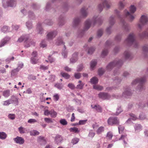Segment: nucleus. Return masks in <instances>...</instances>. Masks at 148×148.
<instances>
[{
    "mask_svg": "<svg viewBox=\"0 0 148 148\" xmlns=\"http://www.w3.org/2000/svg\"><path fill=\"white\" fill-rule=\"evenodd\" d=\"M99 97L103 100H108L111 98V96L108 93L104 92H100L98 95Z\"/></svg>",
    "mask_w": 148,
    "mask_h": 148,
    "instance_id": "nucleus-15",
    "label": "nucleus"
},
{
    "mask_svg": "<svg viewBox=\"0 0 148 148\" xmlns=\"http://www.w3.org/2000/svg\"><path fill=\"white\" fill-rule=\"evenodd\" d=\"M3 6L4 8L7 7H15L16 4V0H8L6 2V4H5V1L3 0L2 1Z\"/></svg>",
    "mask_w": 148,
    "mask_h": 148,
    "instance_id": "nucleus-9",
    "label": "nucleus"
},
{
    "mask_svg": "<svg viewBox=\"0 0 148 148\" xmlns=\"http://www.w3.org/2000/svg\"><path fill=\"white\" fill-rule=\"evenodd\" d=\"M108 123L110 125H119V120L117 117H110L108 120Z\"/></svg>",
    "mask_w": 148,
    "mask_h": 148,
    "instance_id": "nucleus-13",
    "label": "nucleus"
},
{
    "mask_svg": "<svg viewBox=\"0 0 148 148\" xmlns=\"http://www.w3.org/2000/svg\"><path fill=\"white\" fill-rule=\"evenodd\" d=\"M7 137V135L4 132H0V139L4 140Z\"/></svg>",
    "mask_w": 148,
    "mask_h": 148,
    "instance_id": "nucleus-37",
    "label": "nucleus"
},
{
    "mask_svg": "<svg viewBox=\"0 0 148 148\" xmlns=\"http://www.w3.org/2000/svg\"><path fill=\"white\" fill-rule=\"evenodd\" d=\"M88 13L87 8L85 7L82 8L80 10L81 18H85L87 16Z\"/></svg>",
    "mask_w": 148,
    "mask_h": 148,
    "instance_id": "nucleus-17",
    "label": "nucleus"
},
{
    "mask_svg": "<svg viewBox=\"0 0 148 148\" xmlns=\"http://www.w3.org/2000/svg\"><path fill=\"white\" fill-rule=\"evenodd\" d=\"M10 38L8 36L6 37L3 39L1 40L0 43V47H1L4 46L10 40Z\"/></svg>",
    "mask_w": 148,
    "mask_h": 148,
    "instance_id": "nucleus-24",
    "label": "nucleus"
},
{
    "mask_svg": "<svg viewBox=\"0 0 148 148\" xmlns=\"http://www.w3.org/2000/svg\"><path fill=\"white\" fill-rule=\"evenodd\" d=\"M26 25L29 29H30L32 27V25L31 22L27 21L26 22Z\"/></svg>",
    "mask_w": 148,
    "mask_h": 148,
    "instance_id": "nucleus-54",
    "label": "nucleus"
},
{
    "mask_svg": "<svg viewBox=\"0 0 148 148\" xmlns=\"http://www.w3.org/2000/svg\"><path fill=\"white\" fill-rule=\"evenodd\" d=\"M127 135H122L121 137L119 139V140H121V139H123V142L124 143V144L125 145H126L127 144V143L125 141V138H127Z\"/></svg>",
    "mask_w": 148,
    "mask_h": 148,
    "instance_id": "nucleus-53",
    "label": "nucleus"
},
{
    "mask_svg": "<svg viewBox=\"0 0 148 148\" xmlns=\"http://www.w3.org/2000/svg\"><path fill=\"white\" fill-rule=\"evenodd\" d=\"M97 64V61L96 60H92L91 61L90 63V66L92 70L93 69V68Z\"/></svg>",
    "mask_w": 148,
    "mask_h": 148,
    "instance_id": "nucleus-30",
    "label": "nucleus"
},
{
    "mask_svg": "<svg viewBox=\"0 0 148 148\" xmlns=\"http://www.w3.org/2000/svg\"><path fill=\"white\" fill-rule=\"evenodd\" d=\"M10 91L9 90H4L3 92V95L5 97H8L10 96Z\"/></svg>",
    "mask_w": 148,
    "mask_h": 148,
    "instance_id": "nucleus-31",
    "label": "nucleus"
},
{
    "mask_svg": "<svg viewBox=\"0 0 148 148\" xmlns=\"http://www.w3.org/2000/svg\"><path fill=\"white\" fill-rule=\"evenodd\" d=\"M13 140L16 143L20 145H22L24 143V138L18 136L14 138Z\"/></svg>",
    "mask_w": 148,
    "mask_h": 148,
    "instance_id": "nucleus-18",
    "label": "nucleus"
},
{
    "mask_svg": "<svg viewBox=\"0 0 148 148\" xmlns=\"http://www.w3.org/2000/svg\"><path fill=\"white\" fill-rule=\"evenodd\" d=\"M38 59L36 57H32L31 58V62L33 64H35L38 63Z\"/></svg>",
    "mask_w": 148,
    "mask_h": 148,
    "instance_id": "nucleus-44",
    "label": "nucleus"
},
{
    "mask_svg": "<svg viewBox=\"0 0 148 148\" xmlns=\"http://www.w3.org/2000/svg\"><path fill=\"white\" fill-rule=\"evenodd\" d=\"M122 112H123V110L122 109L121 106H118L116 108V112L114 114L115 115L117 116Z\"/></svg>",
    "mask_w": 148,
    "mask_h": 148,
    "instance_id": "nucleus-33",
    "label": "nucleus"
},
{
    "mask_svg": "<svg viewBox=\"0 0 148 148\" xmlns=\"http://www.w3.org/2000/svg\"><path fill=\"white\" fill-rule=\"evenodd\" d=\"M60 123L63 125H65L67 124V122L65 119H62L60 120Z\"/></svg>",
    "mask_w": 148,
    "mask_h": 148,
    "instance_id": "nucleus-55",
    "label": "nucleus"
},
{
    "mask_svg": "<svg viewBox=\"0 0 148 148\" xmlns=\"http://www.w3.org/2000/svg\"><path fill=\"white\" fill-rule=\"evenodd\" d=\"M11 103H14L17 104L18 103V99L17 97L14 95L11 96L10 99H9Z\"/></svg>",
    "mask_w": 148,
    "mask_h": 148,
    "instance_id": "nucleus-26",
    "label": "nucleus"
},
{
    "mask_svg": "<svg viewBox=\"0 0 148 148\" xmlns=\"http://www.w3.org/2000/svg\"><path fill=\"white\" fill-rule=\"evenodd\" d=\"M138 36L141 39L148 38V27L143 32H139Z\"/></svg>",
    "mask_w": 148,
    "mask_h": 148,
    "instance_id": "nucleus-16",
    "label": "nucleus"
},
{
    "mask_svg": "<svg viewBox=\"0 0 148 148\" xmlns=\"http://www.w3.org/2000/svg\"><path fill=\"white\" fill-rule=\"evenodd\" d=\"M57 113L53 109L51 110L50 111V115L52 117L55 118L56 117Z\"/></svg>",
    "mask_w": 148,
    "mask_h": 148,
    "instance_id": "nucleus-40",
    "label": "nucleus"
},
{
    "mask_svg": "<svg viewBox=\"0 0 148 148\" xmlns=\"http://www.w3.org/2000/svg\"><path fill=\"white\" fill-rule=\"evenodd\" d=\"M58 25L59 26H62L64 25L65 23L64 17L63 15H60L58 19Z\"/></svg>",
    "mask_w": 148,
    "mask_h": 148,
    "instance_id": "nucleus-20",
    "label": "nucleus"
},
{
    "mask_svg": "<svg viewBox=\"0 0 148 148\" xmlns=\"http://www.w3.org/2000/svg\"><path fill=\"white\" fill-rule=\"evenodd\" d=\"M18 68H16L14 70H12L11 72V75L12 76H14L17 75L18 72L19 71Z\"/></svg>",
    "mask_w": 148,
    "mask_h": 148,
    "instance_id": "nucleus-42",
    "label": "nucleus"
},
{
    "mask_svg": "<svg viewBox=\"0 0 148 148\" xmlns=\"http://www.w3.org/2000/svg\"><path fill=\"white\" fill-rule=\"evenodd\" d=\"M121 38V34H118L115 37V40L117 42L120 41Z\"/></svg>",
    "mask_w": 148,
    "mask_h": 148,
    "instance_id": "nucleus-62",
    "label": "nucleus"
},
{
    "mask_svg": "<svg viewBox=\"0 0 148 148\" xmlns=\"http://www.w3.org/2000/svg\"><path fill=\"white\" fill-rule=\"evenodd\" d=\"M124 55L126 59L131 60L133 58V56L132 54L128 50H126L125 51L124 53Z\"/></svg>",
    "mask_w": 148,
    "mask_h": 148,
    "instance_id": "nucleus-23",
    "label": "nucleus"
},
{
    "mask_svg": "<svg viewBox=\"0 0 148 148\" xmlns=\"http://www.w3.org/2000/svg\"><path fill=\"white\" fill-rule=\"evenodd\" d=\"M36 29L38 33L42 34L43 33V29L41 27L40 23H39L38 24Z\"/></svg>",
    "mask_w": 148,
    "mask_h": 148,
    "instance_id": "nucleus-28",
    "label": "nucleus"
},
{
    "mask_svg": "<svg viewBox=\"0 0 148 148\" xmlns=\"http://www.w3.org/2000/svg\"><path fill=\"white\" fill-rule=\"evenodd\" d=\"M124 91L122 95H119L118 94H114L112 95V97L114 98L119 99L122 97L127 98L132 96V93L130 87L126 86L124 88Z\"/></svg>",
    "mask_w": 148,
    "mask_h": 148,
    "instance_id": "nucleus-4",
    "label": "nucleus"
},
{
    "mask_svg": "<svg viewBox=\"0 0 148 148\" xmlns=\"http://www.w3.org/2000/svg\"><path fill=\"white\" fill-rule=\"evenodd\" d=\"M146 76L145 75L142 77L136 79L132 82V85H134L138 83H139V85L137 87V90H138L139 91H142L144 89V87L143 84L146 81Z\"/></svg>",
    "mask_w": 148,
    "mask_h": 148,
    "instance_id": "nucleus-5",
    "label": "nucleus"
},
{
    "mask_svg": "<svg viewBox=\"0 0 148 148\" xmlns=\"http://www.w3.org/2000/svg\"><path fill=\"white\" fill-rule=\"evenodd\" d=\"M103 21L101 16L98 17L97 16H93L91 20L87 19L85 22L84 27L83 29L78 32V36L79 37H82L84 35V32L88 29L91 25L93 27L97 23L99 25H101Z\"/></svg>",
    "mask_w": 148,
    "mask_h": 148,
    "instance_id": "nucleus-2",
    "label": "nucleus"
},
{
    "mask_svg": "<svg viewBox=\"0 0 148 148\" xmlns=\"http://www.w3.org/2000/svg\"><path fill=\"white\" fill-rule=\"evenodd\" d=\"M95 49V47L92 46L88 48V53L89 54H92L93 53Z\"/></svg>",
    "mask_w": 148,
    "mask_h": 148,
    "instance_id": "nucleus-34",
    "label": "nucleus"
},
{
    "mask_svg": "<svg viewBox=\"0 0 148 148\" xmlns=\"http://www.w3.org/2000/svg\"><path fill=\"white\" fill-rule=\"evenodd\" d=\"M61 75L62 77L66 79H69L70 77V75L66 73L62 72L61 73Z\"/></svg>",
    "mask_w": 148,
    "mask_h": 148,
    "instance_id": "nucleus-41",
    "label": "nucleus"
},
{
    "mask_svg": "<svg viewBox=\"0 0 148 148\" xmlns=\"http://www.w3.org/2000/svg\"><path fill=\"white\" fill-rule=\"evenodd\" d=\"M10 28L8 26H4L1 29V31L4 33H6L9 32Z\"/></svg>",
    "mask_w": 148,
    "mask_h": 148,
    "instance_id": "nucleus-36",
    "label": "nucleus"
},
{
    "mask_svg": "<svg viewBox=\"0 0 148 148\" xmlns=\"http://www.w3.org/2000/svg\"><path fill=\"white\" fill-rule=\"evenodd\" d=\"M18 130L19 133L21 134H24L26 130L25 128L22 127H20L18 128Z\"/></svg>",
    "mask_w": 148,
    "mask_h": 148,
    "instance_id": "nucleus-49",
    "label": "nucleus"
},
{
    "mask_svg": "<svg viewBox=\"0 0 148 148\" xmlns=\"http://www.w3.org/2000/svg\"><path fill=\"white\" fill-rule=\"evenodd\" d=\"M53 99L55 101H57L59 99V95L58 94H55L53 97Z\"/></svg>",
    "mask_w": 148,
    "mask_h": 148,
    "instance_id": "nucleus-56",
    "label": "nucleus"
},
{
    "mask_svg": "<svg viewBox=\"0 0 148 148\" xmlns=\"http://www.w3.org/2000/svg\"><path fill=\"white\" fill-rule=\"evenodd\" d=\"M63 140V139L62 136L59 134L56 135L54 138V142L57 144L62 143Z\"/></svg>",
    "mask_w": 148,
    "mask_h": 148,
    "instance_id": "nucleus-19",
    "label": "nucleus"
},
{
    "mask_svg": "<svg viewBox=\"0 0 148 148\" xmlns=\"http://www.w3.org/2000/svg\"><path fill=\"white\" fill-rule=\"evenodd\" d=\"M78 52H75L72 55V56L70 59V63H73L75 62L78 60Z\"/></svg>",
    "mask_w": 148,
    "mask_h": 148,
    "instance_id": "nucleus-21",
    "label": "nucleus"
},
{
    "mask_svg": "<svg viewBox=\"0 0 148 148\" xmlns=\"http://www.w3.org/2000/svg\"><path fill=\"white\" fill-rule=\"evenodd\" d=\"M105 72L104 69L102 68H99L98 70V74L99 76L102 75Z\"/></svg>",
    "mask_w": 148,
    "mask_h": 148,
    "instance_id": "nucleus-51",
    "label": "nucleus"
},
{
    "mask_svg": "<svg viewBox=\"0 0 148 148\" xmlns=\"http://www.w3.org/2000/svg\"><path fill=\"white\" fill-rule=\"evenodd\" d=\"M134 126L136 132H140L142 130V127L140 124H135Z\"/></svg>",
    "mask_w": 148,
    "mask_h": 148,
    "instance_id": "nucleus-27",
    "label": "nucleus"
},
{
    "mask_svg": "<svg viewBox=\"0 0 148 148\" xmlns=\"http://www.w3.org/2000/svg\"><path fill=\"white\" fill-rule=\"evenodd\" d=\"M68 87L72 90H73L75 88V85L72 83H69L68 85Z\"/></svg>",
    "mask_w": 148,
    "mask_h": 148,
    "instance_id": "nucleus-64",
    "label": "nucleus"
},
{
    "mask_svg": "<svg viewBox=\"0 0 148 148\" xmlns=\"http://www.w3.org/2000/svg\"><path fill=\"white\" fill-rule=\"evenodd\" d=\"M119 8L120 10L123 9L125 6V2L124 0L119 1Z\"/></svg>",
    "mask_w": 148,
    "mask_h": 148,
    "instance_id": "nucleus-35",
    "label": "nucleus"
},
{
    "mask_svg": "<svg viewBox=\"0 0 148 148\" xmlns=\"http://www.w3.org/2000/svg\"><path fill=\"white\" fill-rule=\"evenodd\" d=\"M57 34V32L56 31L49 32L46 36L47 38L49 40H52L55 37Z\"/></svg>",
    "mask_w": 148,
    "mask_h": 148,
    "instance_id": "nucleus-14",
    "label": "nucleus"
},
{
    "mask_svg": "<svg viewBox=\"0 0 148 148\" xmlns=\"http://www.w3.org/2000/svg\"><path fill=\"white\" fill-rule=\"evenodd\" d=\"M91 107L92 108L95 109L98 112L101 113L102 112V108L99 105H95L94 106L91 105Z\"/></svg>",
    "mask_w": 148,
    "mask_h": 148,
    "instance_id": "nucleus-25",
    "label": "nucleus"
},
{
    "mask_svg": "<svg viewBox=\"0 0 148 148\" xmlns=\"http://www.w3.org/2000/svg\"><path fill=\"white\" fill-rule=\"evenodd\" d=\"M55 86L58 89L60 90L63 87V85L62 84L57 83L55 85Z\"/></svg>",
    "mask_w": 148,
    "mask_h": 148,
    "instance_id": "nucleus-58",
    "label": "nucleus"
},
{
    "mask_svg": "<svg viewBox=\"0 0 148 148\" xmlns=\"http://www.w3.org/2000/svg\"><path fill=\"white\" fill-rule=\"evenodd\" d=\"M93 87L94 89L98 90H102L103 88L102 86L99 85H94Z\"/></svg>",
    "mask_w": 148,
    "mask_h": 148,
    "instance_id": "nucleus-39",
    "label": "nucleus"
},
{
    "mask_svg": "<svg viewBox=\"0 0 148 148\" xmlns=\"http://www.w3.org/2000/svg\"><path fill=\"white\" fill-rule=\"evenodd\" d=\"M139 22L137 26L139 29L141 30L144 25L148 24V15L146 14L142 15L139 19Z\"/></svg>",
    "mask_w": 148,
    "mask_h": 148,
    "instance_id": "nucleus-7",
    "label": "nucleus"
},
{
    "mask_svg": "<svg viewBox=\"0 0 148 148\" xmlns=\"http://www.w3.org/2000/svg\"><path fill=\"white\" fill-rule=\"evenodd\" d=\"M69 130L71 132L74 131L75 133H78L79 132L78 129L75 127L71 128H70Z\"/></svg>",
    "mask_w": 148,
    "mask_h": 148,
    "instance_id": "nucleus-57",
    "label": "nucleus"
},
{
    "mask_svg": "<svg viewBox=\"0 0 148 148\" xmlns=\"http://www.w3.org/2000/svg\"><path fill=\"white\" fill-rule=\"evenodd\" d=\"M115 16L112 15L110 18L109 19V25L106 29V32L108 34L111 33V29L112 26L114 24L115 22Z\"/></svg>",
    "mask_w": 148,
    "mask_h": 148,
    "instance_id": "nucleus-10",
    "label": "nucleus"
},
{
    "mask_svg": "<svg viewBox=\"0 0 148 148\" xmlns=\"http://www.w3.org/2000/svg\"><path fill=\"white\" fill-rule=\"evenodd\" d=\"M123 63V62L122 60L116 59L108 64L106 66V69L108 71H111L116 66H121Z\"/></svg>",
    "mask_w": 148,
    "mask_h": 148,
    "instance_id": "nucleus-6",
    "label": "nucleus"
},
{
    "mask_svg": "<svg viewBox=\"0 0 148 148\" xmlns=\"http://www.w3.org/2000/svg\"><path fill=\"white\" fill-rule=\"evenodd\" d=\"M103 33V30L102 29H99L97 32V36L98 38L100 37L102 35Z\"/></svg>",
    "mask_w": 148,
    "mask_h": 148,
    "instance_id": "nucleus-48",
    "label": "nucleus"
},
{
    "mask_svg": "<svg viewBox=\"0 0 148 148\" xmlns=\"http://www.w3.org/2000/svg\"><path fill=\"white\" fill-rule=\"evenodd\" d=\"M104 130V127H103L101 126L99 127L97 131V134H99L103 132Z\"/></svg>",
    "mask_w": 148,
    "mask_h": 148,
    "instance_id": "nucleus-45",
    "label": "nucleus"
},
{
    "mask_svg": "<svg viewBox=\"0 0 148 148\" xmlns=\"http://www.w3.org/2000/svg\"><path fill=\"white\" fill-rule=\"evenodd\" d=\"M84 84L83 83H80L77 86L76 88L77 89H82Z\"/></svg>",
    "mask_w": 148,
    "mask_h": 148,
    "instance_id": "nucleus-59",
    "label": "nucleus"
},
{
    "mask_svg": "<svg viewBox=\"0 0 148 148\" xmlns=\"http://www.w3.org/2000/svg\"><path fill=\"white\" fill-rule=\"evenodd\" d=\"M74 77L76 79H79L80 78L81 75L79 73H75L74 74Z\"/></svg>",
    "mask_w": 148,
    "mask_h": 148,
    "instance_id": "nucleus-63",
    "label": "nucleus"
},
{
    "mask_svg": "<svg viewBox=\"0 0 148 148\" xmlns=\"http://www.w3.org/2000/svg\"><path fill=\"white\" fill-rule=\"evenodd\" d=\"M143 50L144 52H148V45H145L143 47Z\"/></svg>",
    "mask_w": 148,
    "mask_h": 148,
    "instance_id": "nucleus-60",
    "label": "nucleus"
},
{
    "mask_svg": "<svg viewBox=\"0 0 148 148\" xmlns=\"http://www.w3.org/2000/svg\"><path fill=\"white\" fill-rule=\"evenodd\" d=\"M79 139L77 138H73L71 140V143L73 145L77 144L79 141Z\"/></svg>",
    "mask_w": 148,
    "mask_h": 148,
    "instance_id": "nucleus-47",
    "label": "nucleus"
},
{
    "mask_svg": "<svg viewBox=\"0 0 148 148\" xmlns=\"http://www.w3.org/2000/svg\"><path fill=\"white\" fill-rule=\"evenodd\" d=\"M90 82L92 84H96L98 83V79L96 77H94L90 79Z\"/></svg>",
    "mask_w": 148,
    "mask_h": 148,
    "instance_id": "nucleus-29",
    "label": "nucleus"
},
{
    "mask_svg": "<svg viewBox=\"0 0 148 148\" xmlns=\"http://www.w3.org/2000/svg\"><path fill=\"white\" fill-rule=\"evenodd\" d=\"M40 5L37 4L36 3H33L31 5V7L33 9L37 10L40 7Z\"/></svg>",
    "mask_w": 148,
    "mask_h": 148,
    "instance_id": "nucleus-38",
    "label": "nucleus"
},
{
    "mask_svg": "<svg viewBox=\"0 0 148 148\" xmlns=\"http://www.w3.org/2000/svg\"><path fill=\"white\" fill-rule=\"evenodd\" d=\"M11 104L9 99L3 101V105L4 106H8Z\"/></svg>",
    "mask_w": 148,
    "mask_h": 148,
    "instance_id": "nucleus-61",
    "label": "nucleus"
},
{
    "mask_svg": "<svg viewBox=\"0 0 148 148\" xmlns=\"http://www.w3.org/2000/svg\"><path fill=\"white\" fill-rule=\"evenodd\" d=\"M62 8L65 12H67L69 8V6L68 3L66 2L64 3Z\"/></svg>",
    "mask_w": 148,
    "mask_h": 148,
    "instance_id": "nucleus-43",
    "label": "nucleus"
},
{
    "mask_svg": "<svg viewBox=\"0 0 148 148\" xmlns=\"http://www.w3.org/2000/svg\"><path fill=\"white\" fill-rule=\"evenodd\" d=\"M30 134L32 136H36L39 134V132L36 130H33L30 132Z\"/></svg>",
    "mask_w": 148,
    "mask_h": 148,
    "instance_id": "nucleus-46",
    "label": "nucleus"
},
{
    "mask_svg": "<svg viewBox=\"0 0 148 148\" xmlns=\"http://www.w3.org/2000/svg\"><path fill=\"white\" fill-rule=\"evenodd\" d=\"M29 18L31 19H34L35 18V16L32 12L29 11L28 12Z\"/></svg>",
    "mask_w": 148,
    "mask_h": 148,
    "instance_id": "nucleus-32",
    "label": "nucleus"
},
{
    "mask_svg": "<svg viewBox=\"0 0 148 148\" xmlns=\"http://www.w3.org/2000/svg\"><path fill=\"white\" fill-rule=\"evenodd\" d=\"M55 44L57 46H60L62 44H64L62 37V36H59L55 40Z\"/></svg>",
    "mask_w": 148,
    "mask_h": 148,
    "instance_id": "nucleus-22",
    "label": "nucleus"
},
{
    "mask_svg": "<svg viewBox=\"0 0 148 148\" xmlns=\"http://www.w3.org/2000/svg\"><path fill=\"white\" fill-rule=\"evenodd\" d=\"M44 23H45L49 25H52L53 23V21L49 19L45 20V21Z\"/></svg>",
    "mask_w": 148,
    "mask_h": 148,
    "instance_id": "nucleus-50",
    "label": "nucleus"
},
{
    "mask_svg": "<svg viewBox=\"0 0 148 148\" xmlns=\"http://www.w3.org/2000/svg\"><path fill=\"white\" fill-rule=\"evenodd\" d=\"M136 10V7L133 5H131L130 8V12L127 10H125L123 15H121L120 12L117 10H114V13L117 18L119 19L123 27L124 30L128 32L130 30L129 25L125 21L126 18L130 22H132L135 19L136 15L133 14Z\"/></svg>",
    "mask_w": 148,
    "mask_h": 148,
    "instance_id": "nucleus-1",
    "label": "nucleus"
},
{
    "mask_svg": "<svg viewBox=\"0 0 148 148\" xmlns=\"http://www.w3.org/2000/svg\"><path fill=\"white\" fill-rule=\"evenodd\" d=\"M51 3L49 2H48L46 4V6L45 7V10L46 11H48L51 8Z\"/></svg>",
    "mask_w": 148,
    "mask_h": 148,
    "instance_id": "nucleus-52",
    "label": "nucleus"
},
{
    "mask_svg": "<svg viewBox=\"0 0 148 148\" xmlns=\"http://www.w3.org/2000/svg\"><path fill=\"white\" fill-rule=\"evenodd\" d=\"M124 43L128 45H133L135 48L138 46V42L135 40V36L134 33H131L128 36L127 38L124 41Z\"/></svg>",
    "mask_w": 148,
    "mask_h": 148,
    "instance_id": "nucleus-3",
    "label": "nucleus"
},
{
    "mask_svg": "<svg viewBox=\"0 0 148 148\" xmlns=\"http://www.w3.org/2000/svg\"><path fill=\"white\" fill-rule=\"evenodd\" d=\"M81 21V17L76 16L75 17L72 22L73 27L75 28H78L79 27Z\"/></svg>",
    "mask_w": 148,
    "mask_h": 148,
    "instance_id": "nucleus-11",
    "label": "nucleus"
},
{
    "mask_svg": "<svg viewBox=\"0 0 148 148\" xmlns=\"http://www.w3.org/2000/svg\"><path fill=\"white\" fill-rule=\"evenodd\" d=\"M23 41H24L25 47H29L31 45L33 46H34L35 45V43L31 40L28 39V37L26 35H23L21 36L18 39L17 41L21 42Z\"/></svg>",
    "mask_w": 148,
    "mask_h": 148,
    "instance_id": "nucleus-8",
    "label": "nucleus"
},
{
    "mask_svg": "<svg viewBox=\"0 0 148 148\" xmlns=\"http://www.w3.org/2000/svg\"><path fill=\"white\" fill-rule=\"evenodd\" d=\"M111 43V41L109 40H108L106 42L105 48L102 52L101 56L102 57H104L107 55L108 52V49L110 47Z\"/></svg>",
    "mask_w": 148,
    "mask_h": 148,
    "instance_id": "nucleus-12",
    "label": "nucleus"
}]
</instances>
